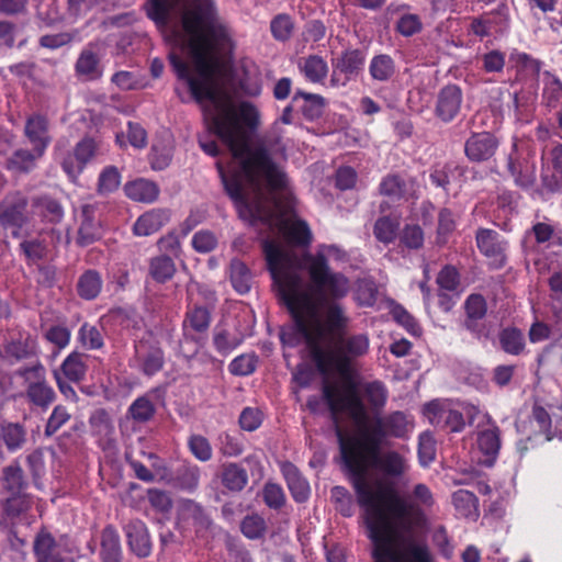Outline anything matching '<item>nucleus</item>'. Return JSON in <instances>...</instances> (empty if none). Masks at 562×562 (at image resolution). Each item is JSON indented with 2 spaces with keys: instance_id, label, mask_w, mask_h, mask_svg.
<instances>
[{
  "instance_id": "obj_1",
  "label": "nucleus",
  "mask_w": 562,
  "mask_h": 562,
  "mask_svg": "<svg viewBox=\"0 0 562 562\" xmlns=\"http://www.w3.org/2000/svg\"><path fill=\"white\" fill-rule=\"evenodd\" d=\"M147 15L159 26L180 20L182 30H173V43L188 49L191 68L171 52L169 60L198 102L209 100L210 128L227 145L233 162L227 170L221 161L216 168L229 196H276L285 187L284 172L271 160L262 147H250V131L259 122L257 109L249 102L235 105L215 88V77L223 72V61L216 48L229 38L227 27L218 19L212 4L200 0H148Z\"/></svg>"
},
{
  "instance_id": "obj_2",
  "label": "nucleus",
  "mask_w": 562,
  "mask_h": 562,
  "mask_svg": "<svg viewBox=\"0 0 562 562\" xmlns=\"http://www.w3.org/2000/svg\"><path fill=\"white\" fill-rule=\"evenodd\" d=\"M290 310L294 325L283 329L280 339L295 346L303 341L322 373L337 371L344 380L352 373V360L369 350L366 334L345 336L350 318L338 302L318 304L307 294L295 299Z\"/></svg>"
},
{
  "instance_id": "obj_3",
  "label": "nucleus",
  "mask_w": 562,
  "mask_h": 562,
  "mask_svg": "<svg viewBox=\"0 0 562 562\" xmlns=\"http://www.w3.org/2000/svg\"><path fill=\"white\" fill-rule=\"evenodd\" d=\"M262 248L278 294L289 310L295 299L307 294L318 304L337 302L350 291V281L329 268L328 259L346 261L347 254L336 245H319L315 254L302 258L289 246L265 239Z\"/></svg>"
},
{
  "instance_id": "obj_4",
  "label": "nucleus",
  "mask_w": 562,
  "mask_h": 562,
  "mask_svg": "<svg viewBox=\"0 0 562 562\" xmlns=\"http://www.w3.org/2000/svg\"><path fill=\"white\" fill-rule=\"evenodd\" d=\"M336 435L342 463L356 490L358 503L364 510V518L380 516L381 502L394 490L372 482L369 469L376 468L386 476L397 479L407 472V459L393 450L381 453V448H376L371 451L370 443L361 442L358 437H346L339 427L336 428Z\"/></svg>"
},
{
  "instance_id": "obj_5",
  "label": "nucleus",
  "mask_w": 562,
  "mask_h": 562,
  "mask_svg": "<svg viewBox=\"0 0 562 562\" xmlns=\"http://www.w3.org/2000/svg\"><path fill=\"white\" fill-rule=\"evenodd\" d=\"M364 521L376 562H434L426 542L405 537L414 528H397L381 516L364 518Z\"/></svg>"
},
{
  "instance_id": "obj_6",
  "label": "nucleus",
  "mask_w": 562,
  "mask_h": 562,
  "mask_svg": "<svg viewBox=\"0 0 562 562\" xmlns=\"http://www.w3.org/2000/svg\"><path fill=\"white\" fill-rule=\"evenodd\" d=\"M344 390H337L330 385H324L323 398L326 401L331 418L337 424L338 414L347 413L358 426H363L368 420L367 407L360 396V392L368 401L372 409H381L387 400V390L380 381L363 383L360 387L352 381L345 380ZM339 427L336 425V428Z\"/></svg>"
},
{
  "instance_id": "obj_7",
  "label": "nucleus",
  "mask_w": 562,
  "mask_h": 562,
  "mask_svg": "<svg viewBox=\"0 0 562 562\" xmlns=\"http://www.w3.org/2000/svg\"><path fill=\"white\" fill-rule=\"evenodd\" d=\"M435 499L426 484H416L412 493L401 496L395 491L389 493L381 502L380 516L385 522L397 528H415L425 520V510L432 507Z\"/></svg>"
},
{
  "instance_id": "obj_8",
  "label": "nucleus",
  "mask_w": 562,
  "mask_h": 562,
  "mask_svg": "<svg viewBox=\"0 0 562 562\" xmlns=\"http://www.w3.org/2000/svg\"><path fill=\"white\" fill-rule=\"evenodd\" d=\"M360 431L356 436L361 442L370 443L371 451L381 448L387 437L404 438L413 430V422L400 411L385 416H379L369 425L359 426Z\"/></svg>"
},
{
  "instance_id": "obj_9",
  "label": "nucleus",
  "mask_w": 562,
  "mask_h": 562,
  "mask_svg": "<svg viewBox=\"0 0 562 562\" xmlns=\"http://www.w3.org/2000/svg\"><path fill=\"white\" fill-rule=\"evenodd\" d=\"M18 374L24 379L27 402L46 411L56 400V393L46 380L44 366L37 362L31 367H23L18 370Z\"/></svg>"
},
{
  "instance_id": "obj_10",
  "label": "nucleus",
  "mask_w": 562,
  "mask_h": 562,
  "mask_svg": "<svg viewBox=\"0 0 562 562\" xmlns=\"http://www.w3.org/2000/svg\"><path fill=\"white\" fill-rule=\"evenodd\" d=\"M423 412L428 422L437 428L459 432L465 426L462 413L449 401L434 400L424 406Z\"/></svg>"
},
{
  "instance_id": "obj_11",
  "label": "nucleus",
  "mask_w": 562,
  "mask_h": 562,
  "mask_svg": "<svg viewBox=\"0 0 562 562\" xmlns=\"http://www.w3.org/2000/svg\"><path fill=\"white\" fill-rule=\"evenodd\" d=\"M101 149V142L86 136L78 142L74 151H68L61 157V167L71 180H76L87 164L93 159Z\"/></svg>"
},
{
  "instance_id": "obj_12",
  "label": "nucleus",
  "mask_w": 562,
  "mask_h": 562,
  "mask_svg": "<svg viewBox=\"0 0 562 562\" xmlns=\"http://www.w3.org/2000/svg\"><path fill=\"white\" fill-rule=\"evenodd\" d=\"M137 361L140 370L146 375H154L159 372L165 363L164 350L155 338H143L135 346Z\"/></svg>"
},
{
  "instance_id": "obj_13",
  "label": "nucleus",
  "mask_w": 562,
  "mask_h": 562,
  "mask_svg": "<svg viewBox=\"0 0 562 562\" xmlns=\"http://www.w3.org/2000/svg\"><path fill=\"white\" fill-rule=\"evenodd\" d=\"M79 226L76 243L79 246H88L97 241L102 236L100 220L97 217L94 206L85 204L80 207Z\"/></svg>"
},
{
  "instance_id": "obj_14",
  "label": "nucleus",
  "mask_w": 562,
  "mask_h": 562,
  "mask_svg": "<svg viewBox=\"0 0 562 562\" xmlns=\"http://www.w3.org/2000/svg\"><path fill=\"white\" fill-rule=\"evenodd\" d=\"M498 147L497 138L487 132L474 133L465 142L464 153L474 162L492 158Z\"/></svg>"
},
{
  "instance_id": "obj_15",
  "label": "nucleus",
  "mask_w": 562,
  "mask_h": 562,
  "mask_svg": "<svg viewBox=\"0 0 562 562\" xmlns=\"http://www.w3.org/2000/svg\"><path fill=\"white\" fill-rule=\"evenodd\" d=\"M101 47L97 43H89L79 54L75 69L78 76L86 80H97L102 77L100 65Z\"/></svg>"
},
{
  "instance_id": "obj_16",
  "label": "nucleus",
  "mask_w": 562,
  "mask_h": 562,
  "mask_svg": "<svg viewBox=\"0 0 562 562\" xmlns=\"http://www.w3.org/2000/svg\"><path fill=\"white\" fill-rule=\"evenodd\" d=\"M462 91L456 85L443 87L437 97L436 114L443 122L452 121L460 111Z\"/></svg>"
},
{
  "instance_id": "obj_17",
  "label": "nucleus",
  "mask_w": 562,
  "mask_h": 562,
  "mask_svg": "<svg viewBox=\"0 0 562 562\" xmlns=\"http://www.w3.org/2000/svg\"><path fill=\"white\" fill-rule=\"evenodd\" d=\"M179 524L183 528H193L198 537H203L212 521L200 505L193 501H187L181 506Z\"/></svg>"
},
{
  "instance_id": "obj_18",
  "label": "nucleus",
  "mask_w": 562,
  "mask_h": 562,
  "mask_svg": "<svg viewBox=\"0 0 562 562\" xmlns=\"http://www.w3.org/2000/svg\"><path fill=\"white\" fill-rule=\"evenodd\" d=\"M24 135L33 147L45 153L52 142L48 119L38 113L30 115L25 122Z\"/></svg>"
},
{
  "instance_id": "obj_19",
  "label": "nucleus",
  "mask_w": 562,
  "mask_h": 562,
  "mask_svg": "<svg viewBox=\"0 0 562 562\" xmlns=\"http://www.w3.org/2000/svg\"><path fill=\"white\" fill-rule=\"evenodd\" d=\"M380 192L392 201L407 200L414 195L415 182L402 175H387L380 183Z\"/></svg>"
},
{
  "instance_id": "obj_20",
  "label": "nucleus",
  "mask_w": 562,
  "mask_h": 562,
  "mask_svg": "<svg viewBox=\"0 0 562 562\" xmlns=\"http://www.w3.org/2000/svg\"><path fill=\"white\" fill-rule=\"evenodd\" d=\"M366 56L363 52L359 49H351L344 52L341 56L334 63V74L331 77V82H338L337 72L342 74L345 76L344 82L356 78L363 68Z\"/></svg>"
},
{
  "instance_id": "obj_21",
  "label": "nucleus",
  "mask_w": 562,
  "mask_h": 562,
  "mask_svg": "<svg viewBox=\"0 0 562 562\" xmlns=\"http://www.w3.org/2000/svg\"><path fill=\"white\" fill-rule=\"evenodd\" d=\"M127 543L133 553L146 558L151 552V541L145 524L138 519L131 520L125 526Z\"/></svg>"
},
{
  "instance_id": "obj_22",
  "label": "nucleus",
  "mask_w": 562,
  "mask_h": 562,
  "mask_svg": "<svg viewBox=\"0 0 562 562\" xmlns=\"http://www.w3.org/2000/svg\"><path fill=\"white\" fill-rule=\"evenodd\" d=\"M476 244L479 249L493 260V263L498 267L505 263L506 244L499 240L495 231L480 229L476 234Z\"/></svg>"
},
{
  "instance_id": "obj_23",
  "label": "nucleus",
  "mask_w": 562,
  "mask_h": 562,
  "mask_svg": "<svg viewBox=\"0 0 562 562\" xmlns=\"http://www.w3.org/2000/svg\"><path fill=\"white\" fill-rule=\"evenodd\" d=\"M507 168L516 184L528 188L535 183L536 168L526 158L518 157L516 144H513L512 153L508 155Z\"/></svg>"
},
{
  "instance_id": "obj_24",
  "label": "nucleus",
  "mask_w": 562,
  "mask_h": 562,
  "mask_svg": "<svg viewBox=\"0 0 562 562\" xmlns=\"http://www.w3.org/2000/svg\"><path fill=\"white\" fill-rule=\"evenodd\" d=\"M170 221V212L166 209H153L142 214L133 226L137 236H149L157 233Z\"/></svg>"
},
{
  "instance_id": "obj_25",
  "label": "nucleus",
  "mask_w": 562,
  "mask_h": 562,
  "mask_svg": "<svg viewBox=\"0 0 562 562\" xmlns=\"http://www.w3.org/2000/svg\"><path fill=\"white\" fill-rule=\"evenodd\" d=\"M44 151L32 146V149L16 148L5 160L8 170L20 173H27L36 167L37 160L43 157Z\"/></svg>"
},
{
  "instance_id": "obj_26",
  "label": "nucleus",
  "mask_w": 562,
  "mask_h": 562,
  "mask_svg": "<svg viewBox=\"0 0 562 562\" xmlns=\"http://www.w3.org/2000/svg\"><path fill=\"white\" fill-rule=\"evenodd\" d=\"M281 472L286 481L292 497L299 502H305L310 496V484L302 476L299 469L291 462L281 463Z\"/></svg>"
},
{
  "instance_id": "obj_27",
  "label": "nucleus",
  "mask_w": 562,
  "mask_h": 562,
  "mask_svg": "<svg viewBox=\"0 0 562 562\" xmlns=\"http://www.w3.org/2000/svg\"><path fill=\"white\" fill-rule=\"evenodd\" d=\"M26 202L23 198H8L0 203V222L3 226L21 227Z\"/></svg>"
},
{
  "instance_id": "obj_28",
  "label": "nucleus",
  "mask_w": 562,
  "mask_h": 562,
  "mask_svg": "<svg viewBox=\"0 0 562 562\" xmlns=\"http://www.w3.org/2000/svg\"><path fill=\"white\" fill-rule=\"evenodd\" d=\"M100 547V558L102 562H121V541L114 527L108 526L102 530Z\"/></svg>"
},
{
  "instance_id": "obj_29",
  "label": "nucleus",
  "mask_w": 562,
  "mask_h": 562,
  "mask_svg": "<svg viewBox=\"0 0 562 562\" xmlns=\"http://www.w3.org/2000/svg\"><path fill=\"white\" fill-rule=\"evenodd\" d=\"M279 229L291 244L308 245L312 239L307 224L300 220H279Z\"/></svg>"
},
{
  "instance_id": "obj_30",
  "label": "nucleus",
  "mask_w": 562,
  "mask_h": 562,
  "mask_svg": "<svg viewBox=\"0 0 562 562\" xmlns=\"http://www.w3.org/2000/svg\"><path fill=\"white\" fill-rule=\"evenodd\" d=\"M32 209L35 215L49 223H59L64 217L61 204L48 195L34 198Z\"/></svg>"
},
{
  "instance_id": "obj_31",
  "label": "nucleus",
  "mask_w": 562,
  "mask_h": 562,
  "mask_svg": "<svg viewBox=\"0 0 562 562\" xmlns=\"http://www.w3.org/2000/svg\"><path fill=\"white\" fill-rule=\"evenodd\" d=\"M124 191L130 199L144 203L156 201L159 194L157 184L145 179H137L126 183Z\"/></svg>"
},
{
  "instance_id": "obj_32",
  "label": "nucleus",
  "mask_w": 562,
  "mask_h": 562,
  "mask_svg": "<svg viewBox=\"0 0 562 562\" xmlns=\"http://www.w3.org/2000/svg\"><path fill=\"white\" fill-rule=\"evenodd\" d=\"M229 280L237 293L246 294L252 286L254 276L245 262L233 259L229 265Z\"/></svg>"
},
{
  "instance_id": "obj_33",
  "label": "nucleus",
  "mask_w": 562,
  "mask_h": 562,
  "mask_svg": "<svg viewBox=\"0 0 562 562\" xmlns=\"http://www.w3.org/2000/svg\"><path fill=\"white\" fill-rule=\"evenodd\" d=\"M486 310L485 299L480 294H471L465 301V328L476 335H480L481 328L479 327L477 321L485 316Z\"/></svg>"
},
{
  "instance_id": "obj_34",
  "label": "nucleus",
  "mask_w": 562,
  "mask_h": 562,
  "mask_svg": "<svg viewBox=\"0 0 562 562\" xmlns=\"http://www.w3.org/2000/svg\"><path fill=\"white\" fill-rule=\"evenodd\" d=\"M396 72L394 59L387 54L375 55L369 64V74L374 81L386 82Z\"/></svg>"
},
{
  "instance_id": "obj_35",
  "label": "nucleus",
  "mask_w": 562,
  "mask_h": 562,
  "mask_svg": "<svg viewBox=\"0 0 562 562\" xmlns=\"http://www.w3.org/2000/svg\"><path fill=\"white\" fill-rule=\"evenodd\" d=\"M477 447L486 457L485 463L492 464L501 448L499 429L497 426L482 430L477 436Z\"/></svg>"
},
{
  "instance_id": "obj_36",
  "label": "nucleus",
  "mask_w": 562,
  "mask_h": 562,
  "mask_svg": "<svg viewBox=\"0 0 562 562\" xmlns=\"http://www.w3.org/2000/svg\"><path fill=\"white\" fill-rule=\"evenodd\" d=\"M498 340L504 352L519 356L525 351L526 340L524 333L515 327H507L499 331Z\"/></svg>"
},
{
  "instance_id": "obj_37",
  "label": "nucleus",
  "mask_w": 562,
  "mask_h": 562,
  "mask_svg": "<svg viewBox=\"0 0 562 562\" xmlns=\"http://www.w3.org/2000/svg\"><path fill=\"white\" fill-rule=\"evenodd\" d=\"M103 280L97 270H87L78 279L77 291L85 300L95 299L102 289Z\"/></svg>"
},
{
  "instance_id": "obj_38",
  "label": "nucleus",
  "mask_w": 562,
  "mask_h": 562,
  "mask_svg": "<svg viewBox=\"0 0 562 562\" xmlns=\"http://www.w3.org/2000/svg\"><path fill=\"white\" fill-rule=\"evenodd\" d=\"M223 485L233 492H239L248 483V474L244 468L237 463H228L223 467L222 471Z\"/></svg>"
},
{
  "instance_id": "obj_39",
  "label": "nucleus",
  "mask_w": 562,
  "mask_h": 562,
  "mask_svg": "<svg viewBox=\"0 0 562 562\" xmlns=\"http://www.w3.org/2000/svg\"><path fill=\"white\" fill-rule=\"evenodd\" d=\"M300 69L311 82H322L328 72L327 63L318 55H310L300 63Z\"/></svg>"
},
{
  "instance_id": "obj_40",
  "label": "nucleus",
  "mask_w": 562,
  "mask_h": 562,
  "mask_svg": "<svg viewBox=\"0 0 562 562\" xmlns=\"http://www.w3.org/2000/svg\"><path fill=\"white\" fill-rule=\"evenodd\" d=\"M495 15L499 18L498 21L492 19H480L475 18L471 23V32L480 37H485L490 35L492 24H498L499 30H503L507 26L508 21V9L506 5H499L495 12Z\"/></svg>"
},
{
  "instance_id": "obj_41",
  "label": "nucleus",
  "mask_w": 562,
  "mask_h": 562,
  "mask_svg": "<svg viewBox=\"0 0 562 562\" xmlns=\"http://www.w3.org/2000/svg\"><path fill=\"white\" fill-rule=\"evenodd\" d=\"M175 272V262L167 255L154 257L149 261V274L157 282L164 283L168 281L173 277Z\"/></svg>"
},
{
  "instance_id": "obj_42",
  "label": "nucleus",
  "mask_w": 562,
  "mask_h": 562,
  "mask_svg": "<svg viewBox=\"0 0 562 562\" xmlns=\"http://www.w3.org/2000/svg\"><path fill=\"white\" fill-rule=\"evenodd\" d=\"M36 562H61L56 554V542L49 533H40L34 542Z\"/></svg>"
},
{
  "instance_id": "obj_43",
  "label": "nucleus",
  "mask_w": 562,
  "mask_h": 562,
  "mask_svg": "<svg viewBox=\"0 0 562 562\" xmlns=\"http://www.w3.org/2000/svg\"><path fill=\"white\" fill-rule=\"evenodd\" d=\"M127 413L134 422L146 423L154 417L156 413V407L150 398V395L145 394L143 396L137 397L131 404Z\"/></svg>"
},
{
  "instance_id": "obj_44",
  "label": "nucleus",
  "mask_w": 562,
  "mask_h": 562,
  "mask_svg": "<svg viewBox=\"0 0 562 562\" xmlns=\"http://www.w3.org/2000/svg\"><path fill=\"white\" fill-rule=\"evenodd\" d=\"M456 510L463 517H473L477 514V497L467 490H459L452 495Z\"/></svg>"
},
{
  "instance_id": "obj_45",
  "label": "nucleus",
  "mask_w": 562,
  "mask_h": 562,
  "mask_svg": "<svg viewBox=\"0 0 562 562\" xmlns=\"http://www.w3.org/2000/svg\"><path fill=\"white\" fill-rule=\"evenodd\" d=\"M64 375L70 382H80L85 379L87 366L83 356L77 352L70 353L61 364Z\"/></svg>"
},
{
  "instance_id": "obj_46",
  "label": "nucleus",
  "mask_w": 562,
  "mask_h": 562,
  "mask_svg": "<svg viewBox=\"0 0 562 562\" xmlns=\"http://www.w3.org/2000/svg\"><path fill=\"white\" fill-rule=\"evenodd\" d=\"M1 434L7 448L10 451L21 449L26 440L24 427L18 423H8L1 427Z\"/></svg>"
},
{
  "instance_id": "obj_47",
  "label": "nucleus",
  "mask_w": 562,
  "mask_h": 562,
  "mask_svg": "<svg viewBox=\"0 0 562 562\" xmlns=\"http://www.w3.org/2000/svg\"><path fill=\"white\" fill-rule=\"evenodd\" d=\"M293 30V20L286 13L276 15L270 22L271 34L279 42L288 41L292 36Z\"/></svg>"
},
{
  "instance_id": "obj_48",
  "label": "nucleus",
  "mask_w": 562,
  "mask_h": 562,
  "mask_svg": "<svg viewBox=\"0 0 562 562\" xmlns=\"http://www.w3.org/2000/svg\"><path fill=\"white\" fill-rule=\"evenodd\" d=\"M378 289L369 279L358 280L355 289V300L360 306H372L376 301Z\"/></svg>"
},
{
  "instance_id": "obj_49",
  "label": "nucleus",
  "mask_w": 562,
  "mask_h": 562,
  "mask_svg": "<svg viewBox=\"0 0 562 562\" xmlns=\"http://www.w3.org/2000/svg\"><path fill=\"white\" fill-rule=\"evenodd\" d=\"M211 323L210 312L205 307L196 306L187 313L183 322L184 327L190 326L194 331L207 330Z\"/></svg>"
},
{
  "instance_id": "obj_50",
  "label": "nucleus",
  "mask_w": 562,
  "mask_h": 562,
  "mask_svg": "<svg viewBox=\"0 0 562 562\" xmlns=\"http://www.w3.org/2000/svg\"><path fill=\"white\" fill-rule=\"evenodd\" d=\"M398 223L387 216L380 217L374 224V236L378 240L390 244L396 237Z\"/></svg>"
},
{
  "instance_id": "obj_51",
  "label": "nucleus",
  "mask_w": 562,
  "mask_h": 562,
  "mask_svg": "<svg viewBox=\"0 0 562 562\" xmlns=\"http://www.w3.org/2000/svg\"><path fill=\"white\" fill-rule=\"evenodd\" d=\"M240 528L247 538L259 539L266 533L267 525L260 515L252 514L243 519Z\"/></svg>"
},
{
  "instance_id": "obj_52",
  "label": "nucleus",
  "mask_w": 562,
  "mask_h": 562,
  "mask_svg": "<svg viewBox=\"0 0 562 562\" xmlns=\"http://www.w3.org/2000/svg\"><path fill=\"white\" fill-rule=\"evenodd\" d=\"M401 244L408 249H419L424 245V232L419 225H405L400 234Z\"/></svg>"
},
{
  "instance_id": "obj_53",
  "label": "nucleus",
  "mask_w": 562,
  "mask_h": 562,
  "mask_svg": "<svg viewBox=\"0 0 562 562\" xmlns=\"http://www.w3.org/2000/svg\"><path fill=\"white\" fill-rule=\"evenodd\" d=\"M79 340L87 349H100L103 346V337L100 330L93 326L85 323L79 329Z\"/></svg>"
},
{
  "instance_id": "obj_54",
  "label": "nucleus",
  "mask_w": 562,
  "mask_h": 562,
  "mask_svg": "<svg viewBox=\"0 0 562 562\" xmlns=\"http://www.w3.org/2000/svg\"><path fill=\"white\" fill-rule=\"evenodd\" d=\"M70 417L71 416L65 406H55L46 423L45 435L50 437L56 434L65 424L69 422Z\"/></svg>"
},
{
  "instance_id": "obj_55",
  "label": "nucleus",
  "mask_w": 562,
  "mask_h": 562,
  "mask_svg": "<svg viewBox=\"0 0 562 562\" xmlns=\"http://www.w3.org/2000/svg\"><path fill=\"white\" fill-rule=\"evenodd\" d=\"M34 355V350L27 342L12 340L3 347L2 357L20 361Z\"/></svg>"
},
{
  "instance_id": "obj_56",
  "label": "nucleus",
  "mask_w": 562,
  "mask_h": 562,
  "mask_svg": "<svg viewBox=\"0 0 562 562\" xmlns=\"http://www.w3.org/2000/svg\"><path fill=\"white\" fill-rule=\"evenodd\" d=\"M256 363L257 358L255 355H240L229 363L228 370L234 375H248L256 370Z\"/></svg>"
},
{
  "instance_id": "obj_57",
  "label": "nucleus",
  "mask_w": 562,
  "mask_h": 562,
  "mask_svg": "<svg viewBox=\"0 0 562 562\" xmlns=\"http://www.w3.org/2000/svg\"><path fill=\"white\" fill-rule=\"evenodd\" d=\"M431 540L435 548L445 559L449 560L453 557L454 548L445 527H437L432 531Z\"/></svg>"
},
{
  "instance_id": "obj_58",
  "label": "nucleus",
  "mask_w": 562,
  "mask_h": 562,
  "mask_svg": "<svg viewBox=\"0 0 562 562\" xmlns=\"http://www.w3.org/2000/svg\"><path fill=\"white\" fill-rule=\"evenodd\" d=\"M189 449L192 454L202 462L212 458V447L209 440L201 435H193L189 438Z\"/></svg>"
},
{
  "instance_id": "obj_59",
  "label": "nucleus",
  "mask_w": 562,
  "mask_h": 562,
  "mask_svg": "<svg viewBox=\"0 0 562 562\" xmlns=\"http://www.w3.org/2000/svg\"><path fill=\"white\" fill-rule=\"evenodd\" d=\"M4 487L12 494L19 493L23 486V472L20 465L11 464L3 469Z\"/></svg>"
},
{
  "instance_id": "obj_60",
  "label": "nucleus",
  "mask_w": 562,
  "mask_h": 562,
  "mask_svg": "<svg viewBox=\"0 0 562 562\" xmlns=\"http://www.w3.org/2000/svg\"><path fill=\"white\" fill-rule=\"evenodd\" d=\"M436 456V442L431 434L423 432L419 436L418 457L422 465L426 467L434 461Z\"/></svg>"
},
{
  "instance_id": "obj_61",
  "label": "nucleus",
  "mask_w": 562,
  "mask_h": 562,
  "mask_svg": "<svg viewBox=\"0 0 562 562\" xmlns=\"http://www.w3.org/2000/svg\"><path fill=\"white\" fill-rule=\"evenodd\" d=\"M262 497L266 505L278 509L285 503V495L282 487L276 483H267L262 491Z\"/></svg>"
},
{
  "instance_id": "obj_62",
  "label": "nucleus",
  "mask_w": 562,
  "mask_h": 562,
  "mask_svg": "<svg viewBox=\"0 0 562 562\" xmlns=\"http://www.w3.org/2000/svg\"><path fill=\"white\" fill-rule=\"evenodd\" d=\"M218 440L220 450L226 457H237L244 451L243 442L237 436L224 432L220 435Z\"/></svg>"
},
{
  "instance_id": "obj_63",
  "label": "nucleus",
  "mask_w": 562,
  "mask_h": 562,
  "mask_svg": "<svg viewBox=\"0 0 562 562\" xmlns=\"http://www.w3.org/2000/svg\"><path fill=\"white\" fill-rule=\"evenodd\" d=\"M240 342V338L229 337V334L226 330H217L213 337V344L216 350L222 355H228L235 348H237Z\"/></svg>"
},
{
  "instance_id": "obj_64",
  "label": "nucleus",
  "mask_w": 562,
  "mask_h": 562,
  "mask_svg": "<svg viewBox=\"0 0 562 562\" xmlns=\"http://www.w3.org/2000/svg\"><path fill=\"white\" fill-rule=\"evenodd\" d=\"M543 98L547 102V105L550 108L558 106V104L562 101V83L558 78L552 77L546 83Z\"/></svg>"
}]
</instances>
